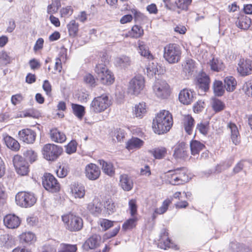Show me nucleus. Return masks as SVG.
Instances as JSON below:
<instances>
[{"label":"nucleus","mask_w":252,"mask_h":252,"mask_svg":"<svg viewBox=\"0 0 252 252\" xmlns=\"http://www.w3.org/2000/svg\"><path fill=\"white\" fill-rule=\"evenodd\" d=\"M173 125V119L170 113L162 110L158 113L153 120V128L154 132L159 135L168 131Z\"/></svg>","instance_id":"f257e3e1"},{"label":"nucleus","mask_w":252,"mask_h":252,"mask_svg":"<svg viewBox=\"0 0 252 252\" xmlns=\"http://www.w3.org/2000/svg\"><path fill=\"white\" fill-rule=\"evenodd\" d=\"M182 52L179 45L169 44L164 48L163 58L169 63H178L181 59Z\"/></svg>","instance_id":"f03ea898"},{"label":"nucleus","mask_w":252,"mask_h":252,"mask_svg":"<svg viewBox=\"0 0 252 252\" xmlns=\"http://www.w3.org/2000/svg\"><path fill=\"white\" fill-rule=\"evenodd\" d=\"M107 63H108V60L104 61V64H97L95 68V72L102 84L109 85L113 83L114 77L111 71L106 66V64Z\"/></svg>","instance_id":"7ed1b4c3"},{"label":"nucleus","mask_w":252,"mask_h":252,"mask_svg":"<svg viewBox=\"0 0 252 252\" xmlns=\"http://www.w3.org/2000/svg\"><path fill=\"white\" fill-rule=\"evenodd\" d=\"M110 102L108 95L102 94L94 98L90 104L91 111L95 113L102 112L111 105Z\"/></svg>","instance_id":"20e7f679"},{"label":"nucleus","mask_w":252,"mask_h":252,"mask_svg":"<svg viewBox=\"0 0 252 252\" xmlns=\"http://www.w3.org/2000/svg\"><path fill=\"white\" fill-rule=\"evenodd\" d=\"M62 152V148L54 144H47L43 146L42 150L44 158L49 161L56 160Z\"/></svg>","instance_id":"39448f33"},{"label":"nucleus","mask_w":252,"mask_h":252,"mask_svg":"<svg viewBox=\"0 0 252 252\" xmlns=\"http://www.w3.org/2000/svg\"><path fill=\"white\" fill-rule=\"evenodd\" d=\"M62 220L66 224V228L71 231H77L83 227L82 219L72 214H68L62 216Z\"/></svg>","instance_id":"423d86ee"},{"label":"nucleus","mask_w":252,"mask_h":252,"mask_svg":"<svg viewBox=\"0 0 252 252\" xmlns=\"http://www.w3.org/2000/svg\"><path fill=\"white\" fill-rule=\"evenodd\" d=\"M15 201L18 205L27 208L33 206L35 203L36 199L31 192L21 191L16 195Z\"/></svg>","instance_id":"0eeeda50"},{"label":"nucleus","mask_w":252,"mask_h":252,"mask_svg":"<svg viewBox=\"0 0 252 252\" xmlns=\"http://www.w3.org/2000/svg\"><path fill=\"white\" fill-rule=\"evenodd\" d=\"M155 95L161 99L167 98L169 95V86L165 80L158 79L153 86Z\"/></svg>","instance_id":"6e6552de"},{"label":"nucleus","mask_w":252,"mask_h":252,"mask_svg":"<svg viewBox=\"0 0 252 252\" xmlns=\"http://www.w3.org/2000/svg\"><path fill=\"white\" fill-rule=\"evenodd\" d=\"M42 185L46 190L56 192L59 191L60 185L55 177L50 173L44 174L42 179Z\"/></svg>","instance_id":"1a4fd4ad"},{"label":"nucleus","mask_w":252,"mask_h":252,"mask_svg":"<svg viewBox=\"0 0 252 252\" xmlns=\"http://www.w3.org/2000/svg\"><path fill=\"white\" fill-rule=\"evenodd\" d=\"M145 86V80L141 76H138L132 79L129 83L128 92L129 93L138 95L140 93Z\"/></svg>","instance_id":"9d476101"},{"label":"nucleus","mask_w":252,"mask_h":252,"mask_svg":"<svg viewBox=\"0 0 252 252\" xmlns=\"http://www.w3.org/2000/svg\"><path fill=\"white\" fill-rule=\"evenodd\" d=\"M238 72L243 76L252 73V61L250 59H241L238 63Z\"/></svg>","instance_id":"9b49d317"},{"label":"nucleus","mask_w":252,"mask_h":252,"mask_svg":"<svg viewBox=\"0 0 252 252\" xmlns=\"http://www.w3.org/2000/svg\"><path fill=\"white\" fill-rule=\"evenodd\" d=\"M18 135L21 140L27 144L33 143L36 138V133L29 128L23 129L19 131Z\"/></svg>","instance_id":"f8f14e48"},{"label":"nucleus","mask_w":252,"mask_h":252,"mask_svg":"<svg viewBox=\"0 0 252 252\" xmlns=\"http://www.w3.org/2000/svg\"><path fill=\"white\" fill-rule=\"evenodd\" d=\"M195 94V93L190 90L184 89L181 91L179 95V99L183 104L189 105L194 100Z\"/></svg>","instance_id":"ddd939ff"},{"label":"nucleus","mask_w":252,"mask_h":252,"mask_svg":"<svg viewBox=\"0 0 252 252\" xmlns=\"http://www.w3.org/2000/svg\"><path fill=\"white\" fill-rule=\"evenodd\" d=\"M85 175L89 180H95L100 175V169L96 164L90 163L85 167Z\"/></svg>","instance_id":"4468645a"},{"label":"nucleus","mask_w":252,"mask_h":252,"mask_svg":"<svg viewBox=\"0 0 252 252\" xmlns=\"http://www.w3.org/2000/svg\"><path fill=\"white\" fill-rule=\"evenodd\" d=\"M4 225L8 228L14 229L17 228L21 222L18 217L14 214H8L3 219Z\"/></svg>","instance_id":"2eb2a0df"},{"label":"nucleus","mask_w":252,"mask_h":252,"mask_svg":"<svg viewBox=\"0 0 252 252\" xmlns=\"http://www.w3.org/2000/svg\"><path fill=\"white\" fill-rule=\"evenodd\" d=\"M119 185L123 189L126 191H130L133 187V182L131 177L124 174L120 176Z\"/></svg>","instance_id":"dca6fc26"},{"label":"nucleus","mask_w":252,"mask_h":252,"mask_svg":"<svg viewBox=\"0 0 252 252\" xmlns=\"http://www.w3.org/2000/svg\"><path fill=\"white\" fill-rule=\"evenodd\" d=\"M197 83L198 88L203 92H206L209 90L210 81L208 75L206 73H201L198 78Z\"/></svg>","instance_id":"f3484780"},{"label":"nucleus","mask_w":252,"mask_h":252,"mask_svg":"<svg viewBox=\"0 0 252 252\" xmlns=\"http://www.w3.org/2000/svg\"><path fill=\"white\" fill-rule=\"evenodd\" d=\"M50 138L52 141L57 143H63L66 139L64 133L60 131L57 128H54L50 131Z\"/></svg>","instance_id":"a211bd4d"},{"label":"nucleus","mask_w":252,"mask_h":252,"mask_svg":"<svg viewBox=\"0 0 252 252\" xmlns=\"http://www.w3.org/2000/svg\"><path fill=\"white\" fill-rule=\"evenodd\" d=\"M98 163L101 166L103 172L106 175L112 177L115 175V168L110 162H106L103 159H99Z\"/></svg>","instance_id":"6ab92c4d"},{"label":"nucleus","mask_w":252,"mask_h":252,"mask_svg":"<svg viewBox=\"0 0 252 252\" xmlns=\"http://www.w3.org/2000/svg\"><path fill=\"white\" fill-rule=\"evenodd\" d=\"M188 149V146L184 142H181L175 149L174 156L178 158L186 157L187 156Z\"/></svg>","instance_id":"aec40b11"},{"label":"nucleus","mask_w":252,"mask_h":252,"mask_svg":"<svg viewBox=\"0 0 252 252\" xmlns=\"http://www.w3.org/2000/svg\"><path fill=\"white\" fill-rule=\"evenodd\" d=\"M138 52L141 56L144 57L149 60H152L154 59L153 55L149 51L148 47L144 44V42L138 41Z\"/></svg>","instance_id":"412c9836"},{"label":"nucleus","mask_w":252,"mask_h":252,"mask_svg":"<svg viewBox=\"0 0 252 252\" xmlns=\"http://www.w3.org/2000/svg\"><path fill=\"white\" fill-rule=\"evenodd\" d=\"M99 246V239L97 236H92L88 239L83 245V247L87 251L94 249Z\"/></svg>","instance_id":"4be33fe9"},{"label":"nucleus","mask_w":252,"mask_h":252,"mask_svg":"<svg viewBox=\"0 0 252 252\" xmlns=\"http://www.w3.org/2000/svg\"><path fill=\"white\" fill-rule=\"evenodd\" d=\"M205 147V146L203 143L197 140H193L190 142L191 153L193 156L198 155L199 152Z\"/></svg>","instance_id":"5701e85b"},{"label":"nucleus","mask_w":252,"mask_h":252,"mask_svg":"<svg viewBox=\"0 0 252 252\" xmlns=\"http://www.w3.org/2000/svg\"><path fill=\"white\" fill-rule=\"evenodd\" d=\"M251 19L247 16L242 15L236 22L237 26L240 29L247 30L250 27Z\"/></svg>","instance_id":"b1692460"},{"label":"nucleus","mask_w":252,"mask_h":252,"mask_svg":"<svg viewBox=\"0 0 252 252\" xmlns=\"http://www.w3.org/2000/svg\"><path fill=\"white\" fill-rule=\"evenodd\" d=\"M228 127L231 131V138L232 142L235 145L238 144L240 142V135L237 126L234 124L230 123Z\"/></svg>","instance_id":"393cba45"},{"label":"nucleus","mask_w":252,"mask_h":252,"mask_svg":"<svg viewBox=\"0 0 252 252\" xmlns=\"http://www.w3.org/2000/svg\"><path fill=\"white\" fill-rule=\"evenodd\" d=\"M236 85V81L233 76H227L224 79V87L228 92H233Z\"/></svg>","instance_id":"a878e982"},{"label":"nucleus","mask_w":252,"mask_h":252,"mask_svg":"<svg viewBox=\"0 0 252 252\" xmlns=\"http://www.w3.org/2000/svg\"><path fill=\"white\" fill-rule=\"evenodd\" d=\"M149 152L155 158L160 159L165 157L167 154V150L164 147H159L150 150Z\"/></svg>","instance_id":"bb28decb"},{"label":"nucleus","mask_w":252,"mask_h":252,"mask_svg":"<svg viewBox=\"0 0 252 252\" xmlns=\"http://www.w3.org/2000/svg\"><path fill=\"white\" fill-rule=\"evenodd\" d=\"M5 144L7 147L14 151L19 150L20 146L18 142L10 136H6L4 138Z\"/></svg>","instance_id":"cd10ccee"},{"label":"nucleus","mask_w":252,"mask_h":252,"mask_svg":"<svg viewBox=\"0 0 252 252\" xmlns=\"http://www.w3.org/2000/svg\"><path fill=\"white\" fill-rule=\"evenodd\" d=\"M211 70L219 72L222 70L224 68V65L221 60L218 58H213L209 62Z\"/></svg>","instance_id":"c85d7f7f"},{"label":"nucleus","mask_w":252,"mask_h":252,"mask_svg":"<svg viewBox=\"0 0 252 252\" xmlns=\"http://www.w3.org/2000/svg\"><path fill=\"white\" fill-rule=\"evenodd\" d=\"M195 62L192 59L186 60V63L184 66L183 71L186 73L188 77L191 75L195 69Z\"/></svg>","instance_id":"c756f323"},{"label":"nucleus","mask_w":252,"mask_h":252,"mask_svg":"<svg viewBox=\"0 0 252 252\" xmlns=\"http://www.w3.org/2000/svg\"><path fill=\"white\" fill-rule=\"evenodd\" d=\"M146 104L140 102L136 104L133 109V113L136 117L141 118L146 112Z\"/></svg>","instance_id":"7c9ffc66"},{"label":"nucleus","mask_w":252,"mask_h":252,"mask_svg":"<svg viewBox=\"0 0 252 252\" xmlns=\"http://www.w3.org/2000/svg\"><path fill=\"white\" fill-rule=\"evenodd\" d=\"M20 239L21 242H25L30 244H32L36 241V237L34 234L30 231L23 233L20 235Z\"/></svg>","instance_id":"2f4dec72"},{"label":"nucleus","mask_w":252,"mask_h":252,"mask_svg":"<svg viewBox=\"0 0 252 252\" xmlns=\"http://www.w3.org/2000/svg\"><path fill=\"white\" fill-rule=\"evenodd\" d=\"M144 142L137 137H132L128 141L126 148L128 150L139 148L143 145Z\"/></svg>","instance_id":"473e14b6"},{"label":"nucleus","mask_w":252,"mask_h":252,"mask_svg":"<svg viewBox=\"0 0 252 252\" xmlns=\"http://www.w3.org/2000/svg\"><path fill=\"white\" fill-rule=\"evenodd\" d=\"M194 123V120L191 116L188 115L185 118L184 124V127L185 131L189 135L192 133Z\"/></svg>","instance_id":"72a5a7b5"},{"label":"nucleus","mask_w":252,"mask_h":252,"mask_svg":"<svg viewBox=\"0 0 252 252\" xmlns=\"http://www.w3.org/2000/svg\"><path fill=\"white\" fill-rule=\"evenodd\" d=\"M73 114L79 119H82L85 115V108L83 106L77 104H72Z\"/></svg>","instance_id":"f704fd0d"},{"label":"nucleus","mask_w":252,"mask_h":252,"mask_svg":"<svg viewBox=\"0 0 252 252\" xmlns=\"http://www.w3.org/2000/svg\"><path fill=\"white\" fill-rule=\"evenodd\" d=\"M101 204L99 202L90 203L87 206L88 210L94 216H97L101 212Z\"/></svg>","instance_id":"c9c22d12"},{"label":"nucleus","mask_w":252,"mask_h":252,"mask_svg":"<svg viewBox=\"0 0 252 252\" xmlns=\"http://www.w3.org/2000/svg\"><path fill=\"white\" fill-rule=\"evenodd\" d=\"M71 191L75 198L83 197L85 194L84 187L79 185H73L71 188Z\"/></svg>","instance_id":"e433bc0d"},{"label":"nucleus","mask_w":252,"mask_h":252,"mask_svg":"<svg viewBox=\"0 0 252 252\" xmlns=\"http://www.w3.org/2000/svg\"><path fill=\"white\" fill-rule=\"evenodd\" d=\"M67 29L69 35L71 36H75L78 32L79 24L75 20H72L67 24Z\"/></svg>","instance_id":"4c0bfd02"},{"label":"nucleus","mask_w":252,"mask_h":252,"mask_svg":"<svg viewBox=\"0 0 252 252\" xmlns=\"http://www.w3.org/2000/svg\"><path fill=\"white\" fill-rule=\"evenodd\" d=\"M214 92L216 95L220 96L224 93V85L220 81H215L213 83Z\"/></svg>","instance_id":"58836bf2"},{"label":"nucleus","mask_w":252,"mask_h":252,"mask_svg":"<svg viewBox=\"0 0 252 252\" xmlns=\"http://www.w3.org/2000/svg\"><path fill=\"white\" fill-rule=\"evenodd\" d=\"M13 163L15 169L20 168L22 166L28 165L25 159L21 156L16 155L13 158Z\"/></svg>","instance_id":"ea45409f"},{"label":"nucleus","mask_w":252,"mask_h":252,"mask_svg":"<svg viewBox=\"0 0 252 252\" xmlns=\"http://www.w3.org/2000/svg\"><path fill=\"white\" fill-rule=\"evenodd\" d=\"M144 31L140 26L134 25L132 27L131 30L129 32V36L132 37L137 38L143 35Z\"/></svg>","instance_id":"a19ab883"},{"label":"nucleus","mask_w":252,"mask_h":252,"mask_svg":"<svg viewBox=\"0 0 252 252\" xmlns=\"http://www.w3.org/2000/svg\"><path fill=\"white\" fill-rule=\"evenodd\" d=\"M77 250L76 245L62 243L60 245L58 252H75Z\"/></svg>","instance_id":"79ce46f5"},{"label":"nucleus","mask_w":252,"mask_h":252,"mask_svg":"<svg viewBox=\"0 0 252 252\" xmlns=\"http://www.w3.org/2000/svg\"><path fill=\"white\" fill-rule=\"evenodd\" d=\"M147 74L149 77H153L158 72V65L157 63H149L147 67Z\"/></svg>","instance_id":"37998d69"},{"label":"nucleus","mask_w":252,"mask_h":252,"mask_svg":"<svg viewBox=\"0 0 252 252\" xmlns=\"http://www.w3.org/2000/svg\"><path fill=\"white\" fill-rule=\"evenodd\" d=\"M115 62L117 65L122 67H126L130 64L129 58L126 56L116 58Z\"/></svg>","instance_id":"c03bdc74"},{"label":"nucleus","mask_w":252,"mask_h":252,"mask_svg":"<svg viewBox=\"0 0 252 252\" xmlns=\"http://www.w3.org/2000/svg\"><path fill=\"white\" fill-rule=\"evenodd\" d=\"M171 201L168 199L165 200L162 204V205L159 208L155 210V213L161 215L164 214L167 210Z\"/></svg>","instance_id":"a18cd8bd"},{"label":"nucleus","mask_w":252,"mask_h":252,"mask_svg":"<svg viewBox=\"0 0 252 252\" xmlns=\"http://www.w3.org/2000/svg\"><path fill=\"white\" fill-rule=\"evenodd\" d=\"M24 155L25 156L27 160H29L31 163L35 161L37 158V154L32 150L30 149L26 150L24 153Z\"/></svg>","instance_id":"49530a36"},{"label":"nucleus","mask_w":252,"mask_h":252,"mask_svg":"<svg viewBox=\"0 0 252 252\" xmlns=\"http://www.w3.org/2000/svg\"><path fill=\"white\" fill-rule=\"evenodd\" d=\"M180 170V169L177 168L174 170H170L168 172H174L173 174H172V180L170 181L171 184L173 185H182V183H180V179L178 175V172Z\"/></svg>","instance_id":"de8ad7c7"},{"label":"nucleus","mask_w":252,"mask_h":252,"mask_svg":"<svg viewBox=\"0 0 252 252\" xmlns=\"http://www.w3.org/2000/svg\"><path fill=\"white\" fill-rule=\"evenodd\" d=\"M191 1L192 0H178L177 2H176V4L178 8L187 10Z\"/></svg>","instance_id":"09e8293b"},{"label":"nucleus","mask_w":252,"mask_h":252,"mask_svg":"<svg viewBox=\"0 0 252 252\" xmlns=\"http://www.w3.org/2000/svg\"><path fill=\"white\" fill-rule=\"evenodd\" d=\"M242 90L248 96H252V81L246 82L243 85Z\"/></svg>","instance_id":"8fccbe9b"},{"label":"nucleus","mask_w":252,"mask_h":252,"mask_svg":"<svg viewBox=\"0 0 252 252\" xmlns=\"http://www.w3.org/2000/svg\"><path fill=\"white\" fill-rule=\"evenodd\" d=\"M213 108L216 112H220L224 109V105L219 99H215L212 104Z\"/></svg>","instance_id":"3c124183"},{"label":"nucleus","mask_w":252,"mask_h":252,"mask_svg":"<svg viewBox=\"0 0 252 252\" xmlns=\"http://www.w3.org/2000/svg\"><path fill=\"white\" fill-rule=\"evenodd\" d=\"M85 82L91 87H95L96 82L94 77L91 74H86L84 77Z\"/></svg>","instance_id":"603ef678"},{"label":"nucleus","mask_w":252,"mask_h":252,"mask_svg":"<svg viewBox=\"0 0 252 252\" xmlns=\"http://www.w3.org/2000/svg\"><path fill=\"white\" fill-rule=\"evenodd\" d=\"M77 143L74 140H72L66 147V152L68 154L75 153L76 151Z\"/></svg>","instance_id":"864d4df0"},{"label":"nucleus","mask_w":252,"mask_h":252,"mask_svg":"<svg viewBox=\"0 0 252 252\" xmlns=\"http://www.w3.org/2000/svg\"><path fill=\"white\" fill-rule=\"evenodd\" d=\"M129 208L130 211V215L134 216L137 213V206L135 199H131L128 202Z\"/></svg>","instance_id":"5fc2aeb1"},{"label":"nucleus","mask_w":252,"mask_h":252,"mask_svg":"<svg viewBox=\"0 0 252 252\" xmlns=\"http://www.w3.org/2000/svg\"><path fill=\"white\" fill-rule=\"evenodd\" d=\"M196 129H197L201 133L205 135L208 133V124L207 123H200L197 125Z\"/></svg>","instance_id":"6e6d98bb"},{"label":"nucleus","mask_w":252,"mask_h":252,"mask_svg":"<svg viewBox=\"0 0 252 252\" xmlns=\"http://www.w3.org/2000/svg\"><path fill=\"white\" fill-rule=\"evenodd\" d=\"M136 220L134 218L127 220L123 225V229L125 230L132 229L135 226Z\"/></svg>","instance_id":"4d7b16f0"},{"label":"nucleus","mask_w":252,"mask_h":252,"mask_svg":"<svg viewBox=\"0 0 252 252\" xmlns=\"http://www.w3.org/2000/svg\"><path fill=\"white\" fill-rule=\"evenodd\" d=\"M104 206L109 211V214L113 213L116 210V206L111 199L107 200L104 204Z\"/></svg>","instance_id":"13d9d810"},{"label":"nucleus","mask_w":252,"mask_h":252,"mask_svg":"<svg viewBox=\"0 0 252 252\" xmlns=\"http://www.w3.org/2000/svg\"><path fill=\"white\" fill-rule=\"evenodd\" d=\"M100 225L105 231L113 226V221L107 219H103L100 220Z\"/></svg>","instance_id":"bf43d9fd"},{"label":"nucleus","mask_w":252,"mask_h":252,"mask_svg":"<svg viewBox=\"0 0 252 252\" xmlns=\"http://www.w3.org/2000/svg\"><path fill=\"white\" fill-rule=\"evenodd\" d=\"M68 171L66 166H60L57 170L56 173L58 176L60 178H63L67 176Z\"/></svg>","instance_id":"052dcab7"},{"label":"nucleus","mask_w":252,"mask_h":252,"mask_svg":"<svg viewBox=\"0 0 252 252\" xmlns=\"http://www.w3.org/2000/svg\"><path fill=\"white\" fill-rule=\"evenodd\" d=\"M61 6V5H58L51 3L47 7V13L50 14L55 13Z\"/></svg>","instance_id":"680f3d73"},{"label":"nucleus","mask_w":252,"mask_h":252,"mask_svg":"<svg viewBox=\"0 0 252 252\" xmlns=\"http://www.w3.org/2000/svg\"><path fill=\"white\" fill-rule=\"evenodd\" d=\"M165 232H164L163 235L161 236V242L163 243V245L164 246V249H166L167 248H170L173 247V244L171 242V240L168 238H166L165 240H164V237H166Z\"/></svg>","instance_id":"e2e57ef3"},{"label":"nucleus","mask_w":252,"mask_h":252,"mask_svg":"<svg viewBox=\"0 0 252 252\" xmlns=\"http://www.w3.org/2000/svg\"><path fill=\"white\" fill-rule=\"evenodd\" d=\"M23 99V97L21 94H16L12 96L11 100L12 103L16 105L17 104L20 103Z\"/></svg>","instance_id":"0e129e2a"},{"label":"nucleus","mask_w":252,"mask_h":252,"mask_svg":"<svg viewBox=\"0 0 252 252\" xmlns=\"http://www.w3.org/2000/svg\"><path fill=\"white\" fill-rule=\"evenodd\" d=\"M31 68L33 70L37 69L40 67V63L36 59H32L29 61Z\"/></svg>","instance_id":"69168bd1"},{"label":"nucleus","mask_w":252,"mask_h":252,"mask_svg":"<svg viewBox=\"0 0 252 252\" xmlns=\"http://www.w3.org/2000/svg\"><path fill=\"white\" fill-rule=\"evenodd\" d=\"M178 175L180 179V183L182 184L189 181L188 176L184 172H178Z\"/></svg>","instance_id":"338daca9"},{"label":"nucleus","mask_w":252,"mask_h":252,"mask_svg":"<svg viewBox=\"0 0 252 252\" xmlns=\"http://www.w3.org/2000/svg\"><path fill=\"white\" fill-rule=\"evenodd\" d=\"M17 173L22 176L27 175L29 172V164L25 166H22L20 168L16 170Z\"/></svg>","instance_id":"774afa93"}]
</instances>
